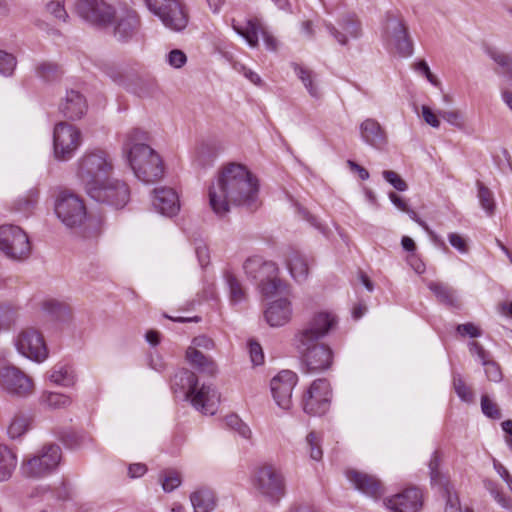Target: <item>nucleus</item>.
<instances>
[{
	"instance_id": "obj_1",
	"label": "nucleus",
	"mask_w": 512,
	"mask_h": 512,
	"mask_svg": "<svg viewBox=\"0 0 512 512\" xmlns=\"http://www.w3.org/2000/svg\"><path fill=\"white\" fill-rule=\"evenodd\" d=\"M208 198L211 210L220 218L230 212L231 206L255 211L260 206L259 181L246 166L228 163L218 170Z\"/></svg>"
},
{
	"instance_id": "obj_2",
	"label": "nucleus",
	"mask_w": 512,
	"mask_h": 512,
	"mask_svg": "<svg viewBox=\"0 0 512 512\" xmlns=\"http://www.w3.org/2000/svg\"><path fill=\"white\" fill-rule=\"evenodd\" d=\"M337 317L329 312L315 313L295 334V346L301 354L302 369L305 373H319L331 368L333 350L319 343L337 325Z\"/></svg>"
},
{
	"instance_id": "obj_3",
	"label": "nucleus",
	"mask_w": 512,
	"mask_h": 512,
	"mask_svg": "<svg viewBox=\"0 0 512 512\" xmlns=\"http://www.w3.org/2000/svg\"><path fill=\"white\" fill-rule=\"evenodd\" d=\"M148 135L139 128L126 134L123 152L135 176L144 183H152L164 174V166L159 154L145 143Z\"/></svg>"
},
{
	"instance_id": "obj_4",
	"label": "nucleus",
	"mask_w": 512,
	"mask_h": 512,
	"mask_svg": "<svg viewBox=\"0 0 512 512\" xmlns=\"http://www.w3.org/2000/svg\"><path fill=\"white\" fill-rule=\"evenodd\" d=\"M243 269L247 277L258 281V288L265 297H272L286 289V284L279 278V268L273 261L252 256L246 259Z\"/></svg>"
},
{
	"instance_id": "obj_5",
	"label": "nucleus",
	"mask_w": 512,
	"mask_h": 512,
	"mask_svg": "<svg viewBox=\"0 0 512 512\" xmlns=\"http://www.w3.org/2000/svg\"><path fill=\"white\" fill-rule=\"evenodd\" d=\"M114 165L110 155L102 149L87 151L78 160L77 176L85 190L106 180L113 172Z\"/></svg>"
},
{
	"instance_id": "obj_6",
	"label": "nucleus",
	"mask_w": 512,
	"mask_h": 512,
	"mask_svg": "<svg viewBox=\"0 0 512 512\" xmlns=\"http://www.w3.org/2000/svg\"><path fill=\"white\" fill-rule=\"evenodd\" d=\"M62 459L59 445L49 443L43 445L32 456L23 461L22 474L31 479H41L55 472Z\"/></svg>"
},
{
	"instance_id": "obj_7",
	"label": "nucleus",
	"mask_w": 512,
	"mask_h": 512,
	"mask_svg": "<svg viewBox=\"0 0 512 512\" xmlns=\"http://www.w3.org/2000/svg\"><path fill=\"white\" fill-rule=\"evenodd\" d=\"M252 484L261 496L271 502H278L286 493L282 471L271 464H264L254 471Z\"/></svg>"
},
{
	"instance_id": "obj_8",
	"label": "nucleus",
	"mask_w": 512,
	"mask_h": 512,
	"mask_svg": "<svg viewBox=\"0 0 512 512\" xmlns=\"http://www.w3.org/2000/svg\"><path fill=\"white\" fill-rule=\"evenodd\" d=\"M87 195L94 201L106 204L115 209L123 208L130 200V189L128 185L118 179L108 178L86 191Z\"/></svg>"
},
{
	"instance_id": "obj_9",
	"label": "nucleus",
	"mask_w": 512,
	"mask_h": 512,
	"mask_svg": "<svg viewBox=\"0 0 512 512\" xmlns=\"http://www.w3.org/2000/svg\"><path fill=\"white\" fill-rule=\"evenodd\" d=\"M384 41L402 57L413 54L414 45L404 21L394 13L387 12L383 25Z\"/></svg>"
},
{
	"instance_id": "obj_10",
	"label": "nucleus",
	"mask_w": 512,
	"mask_h": 512,
	"mask_svg": "<svg viewBox=\"0 0 512 512\" xmlns=\"http://www.w3.org/2000/svg\"><path fill=\"white\" fill-rule=\"evenodd\" d=\"M0 250L10 259L24 260L31 254V244L26 232L19 226H0Z\"/></svg>"
},
{
	"instance_id": "obj_11",
	"label": "nucleus",
	"mask_w": 512,
	"mask_h": 512,
	"mask_svg": "<svg viewBox=\"0 0 512 512\" xmlns=\"http://www.w3.org/2000/svg\"><path fill=\"white\" fill-rule=\"evenodd\" d=\"M147 7L157 15L165 27L182 31L188 24V13L178 0H146Z\"/></svg>"
},
{
	"instance_id": "obj_12",
	"label": "nucleus",
	"mask_w": 512,
	"mask_h": 512,
	"mask_svg": "<svg viewBox=\"0 0 512 512\" xmlns=\"http://www.w3.org/2000/svg\"><path fill=\"white\" fill-rule=\"evenodd\" d=\"M332 390L327 379L314 380L302 396L301 405L305 413L321 416L330 408Z\"/></svg>"
},
{
	"instance_id": "obj_13",
	"label": "nucleus",
	"mask_w": 512,
	"mask_h": 512,
	"mask_svg": "<svg viewBox=\"0 0 512 512\" xmlns=\"http://www.w3.org/2000/svg\"><path fill=\"white\" fill-rule=\"evenodd\" d=\"M81 144V132L67 122H59L53 131V149L57 160H70Z\"/></svg>"
},
{
	"instance_id": "obj_14",
	"label": "nucleus",
	"mask_w": 512,
	"mask_h": 512,
	"mask_svg": "<svg viewBox=\"0 0 512 512\" xmlns=\"http://www.w3.org/2000/svg\"><path fill=\"white\" fill-rule=\"evenodd\" d=\"M55 213L62 223L70 228L81 225L86 218V208L82 199L68 191L58 195Z\"/></svg>"
},
{
	"instance_id": "obj_15",
	"label": "nucleus",
	"mask_w": 512,
	"mask_h": 512,
	"mask_svg": "<svg viewBox=\"0 0 512 512\" xmlns=\"http://www.w3.org/2000/svg\"><path fill=\"white\" fill-rule=\"evenodd\" d=\"M76 11L87 22L103 27L112 24L115 16L114 7L106 0H78Z\"/></svg>"
},
{
	"instance_id": "obj_16",
	"label": "nucleus",
	"mask_w": 512,
	"mask_h": 512,
	"mask_svg": "<svg viewBox=\"0 0 512 512\" xmlns=\"http://www.w3.org/2000/svg\"><path fill=\"white\" fill-rule=\"evenodd\" d=\"M16 348L23 356L35 362H43L48 357V349L42 334L32 328L19 334Z\"/></svg>"
},
{
	"instance_id": "obj_17",
	"label": "nucleus",
	"mask_w": 512,
	"mask_h": 512,
	"mask_svg": "<svg viewBox=\"0 0 512 512\" xmlns=\"http://www.w3.org/2000/svg\"><path fill=\"white\" fill-rule=\"evenodd\" d=\"M0 387L11 395L27 397L32 394L34 384L32 379L16 367L0 369Z\"/></svg>"
},
{
	"instance_id": "obj_18",
	"label": "nucleus",
	"mask_w": 512,
	"mask_h": 512,
	"mask_svg": "<svg viewBox=\"0 0 512 512\" xmlns=\"http://www.w3.org/2000/svg\"><path fill=\"white\" fill-rule=\"evenodd\" d=\"M389 512H420L424 504V495L417 487H408L401 492L384 499Z\"/></svg>"
},
{
	"instance_id": "obj_19",
	"label": "nucleus",
	"mask_w": 512,
	"mask_h": 512,
	"mask_svg": "<svg viewBox=\"0 0 512 512\" xmlns=\"http://www.w3.org/2000/svg\"><path fill=\"white\" fill-rule=\"evenodd\" d=\"M298 382V376L290 370H282L271 380V392L277 405L289 410L292 407V392Z\"/></svg>"
},
{
	"instance_id": "obj_20",
	"label": "nucleus",
	"mask_w": 512,
	"mask_h": 512,
	"mask_svg": "<svg viewBox=\"0 0 512 512\" xmlns=\"http://www.w3.org/2000/svg\"><path fill=\"white\" fill-rule=\"evenodd\" d=\"M113 23L114 37L123 43L129 42L136 37L140 30V18L136 11L124 9L118 14L115 13Z\"/></svg>"
},
{
	"instance_id": "obj_21",
	"label": "nucleus",
	"mask_w": 512,
	"mask_h": 512,
	"mask_svg": "<svg viewBox=\"0 0 512 512\" xmlns=\"http://www.w3.org/2000/svg\"><path fill=\"white\" fill-rule=\"evenodd\" d=\"M191 405L199 412L205 415H213L219 402V396L216 390L210 386L203 384L201 387L195 386L191 395L186 396Z\"/></svg>"
},
{
	"instance_id": "obj_22",
	"label": "nucleus",
	"mask_w": 512,
	"mask_h": 512,
	"mask_svg": "<svg viewBox=\"0 0 512 512\" xmlns=\"http://www.w3.org/2000/svg\"><path fill=\"white\" fill-rule=\"evenodd\" d=\"M339 25L346 32V34L340 32L332 23L324 22L325 28L339 44L347 45L348 36L353 39H357L361 36V22L355 14L349 13L343 16L339 21Z\"/></svg>"
},
{
	"instance_id": "obj_23",
	"label": "nucleus",
	"mask_w": 512,
	"mask_h": 512,
	"mask_svg": "<svg viewBox=\"0 0 512 512\" xmlns=\"http://www.w3.org/2000/svg\"><path fill=\"white\" fill-rule=\"evenodd\" d=\"M346 477L355 489L371 498L378 499L384 492L381 482L373 475L356 470H348Z\"/></svg>"
},
{
	"instance_id": "obj_24",
	"label": "nucleus",
	"mask_w": 512,
	"mask_h": 512,
	"mask_svg": "<svg viewBox=\"0 0 512 512\" xmlns=\"http://www.w3.org/2000/svg\"><path fill=\"white\" fill-rule=\"evenodd\" d=\"M153 206L162 215L172 217L180 210L178 194L174 189L168 187H158L153 190Z\"/></svg>"
},
{
	"instance_id": "obj_25",
	"label": "nucleus",
	"mask_w": 512,
	"mask_h": 512,
	"mask_svg": "<svg viewBox=\"0 0 512 512\" xmlns=\"http://www.w3.org/2000/svg\"><path fill=\"white\" fill-rule=\"evenodd\" d=\"M360 137L364 143L375 149H382L387 144V133L374 118H367L359 125Z\"/></svg>"
},
{
	"instance_id": "obj_26",
	"label": "nucleus",
	"mask_w": 512,
	"mask_h": 512,
	"mask_svg": "<svg viewBox=\"0 0 512 512\" xmlns=\"http://www.w3.org/2000/svg\"><path fill=\"white\" fill-rule=\"evenodd\" d=\"M108 75L114 82L119 85H124L128 91L133 92L139 97L150 96L157 88L155 79L151 77H136L134 83H126L124 75L115 69H110Z\"/></svg>"
},
{
	"instance_id": "obj_27",
	"label": "nucleus",
	"mask_w": 512,
	"mask_h": 512,
	"mask_svg": "<svg viewBox=\"0 0 512 512\" xmlns=\"http://www.w3.org/2000/svg\"><path fill=\"white\" fill-rule=\"evenodd\" d=\"M60 112L69 120H78L87 111L85 97L77 90H68L59 106Z\"/></svg>"
},
{
	"instance_id": "obj_28",
	"label": "nucleus",
	"mask_w": 512,
	"mask_h": 512,
	"mask_svg": "<svg viewBox=\"0 0 512 512\" xmlns=\"http://www.w3.org/2000/svg\"><path fill=\"white\" fill-rule=\"evenodd\" d=\"M291 303L286 298H280L271 302L264 311V317L271 327H280L291 319Z\"/></svg>"
},
{
	"instance_id": "obj_29",
	"label": "nucleus",
	"mask_w": 512,
	"mask_h": 512,
	"mask_svg": "<svg viewBox=\"0 0 512 512\" xmlns=\"http://www.w3.org/2000/svg\"><path fill=\"white\" fill-rule=\"evenodd\" d=\"M291 67L309 95L312 98L319 99L321 92L317 83V74L313 70L298 63H291Z\"/></svg>"
},
{
	"instance_id": "obj_30",
	"label": "nucleus",
	"mask_w": 512,
	"mask_h": 512,
	"mask_svg": "<svg viewBox=\"0 0 512 512\" xmlns=\"http://www.w3.org/2000/svg\"><path fill=\"white\" fill-rule=\"evenodd\" d=\"M52 383L62 387H72L76 383V374L73 367L67 363L59 362L49 371Z\"/></svg>"
},
{
	"instance_id": "obj_31",
	"label": "nucleus",
	"mask_w": 512,
	"mask_h": 512,
	"mask_svg": "<svg viewBox=\"0 0 512 512\" xmlns=\"http://www.w3.org/2000/svg\"><path fill=\"white\" fill-rule=\"evenodd\" d=\"M308 259L300 252L292 250L287 257V266L291 276L297 282H303L309 274Z\"/></svg>"
},
{
	"instance_id": "obj_32",
	"label": "nucleus",
	"mask_w": 512,
	"mask_h": 512,
	"mask_svg": "<svg viewBox=\"0 0 512 512\" xmlns=\"http://www.w3.org/2000/svg\"><path fill=\"white\" fill-rule=\"evenodd\" d=\"M198 385V377L196 374L187 369H181L176 372L172 378L171 387L174 392H181L184 397L191 395L195 386Z\"/></svg>"
},
{
	"instance_id": "obj_33",
	"label": "nucleus",
	"mask_w": 512,
	"mask_h": 512,
	"mask_svg": "<svg viewBox=\"0 0 512 512\" xmlns=\"http://www.w3.org/2000/svg\"><path fill=\"white\" fill-rule=\"evenodd\" d=\"M186 358L189 363L201 373L213 376L217 372V366L215 362L211 358L206 357L195 347H189L187 349Z\"/></svg>"
},
{
	"instance_id": "obj_34",
	"label": "nucleus",
	"mask_w": 512,
	"mask_h": 512,
	"mask_svg": "<svg viewBox=\"0 0 512 512\" xmlns=\"http://www.w3.org/2000/svg\"><path fill=\"white\" fill-rule=\"evenodd\" d=\"M195 512H211L215 508V496L211 489L200 488L190 496Z\"/></svg>"
},
{
	"instance_id": "obj_35",
	"label": "nucleus",
	"mask_w": 512,
	"mask_h": 512,
	"mask_svg": "<svg viewBox=\"0 0 512 512\" xmlns=\"http://www.w3.org/2000/svg\"><path fill=\"white\" fill-rule=\"evenodd\" d=\"M233 22L235 21L233 20ZM232 27L234 31L242 36L251 47H256L258 45L259 33L265 34L260 21L256 18L247 20L245 28H241L235 23L232 24Z\"/></svg>"
},
{
	"instance_id": "obj_36",
	"label": "nucleus",
	"mask_w": 512,
	"mask_h": 512,
	"mask_svg": "<svg viewBox=\"0 0 512 512\" xmlns=\"http://www.w3.org/2000/svg\"><path fill=\"white\" fill-rule=\"evenodd\" d=\"M16 465V455L7 446L0 445V482L11 478Z\"/></svg>"
},
{
	"instance_id": "obj_37",
	"label": "nucleus",
	"mask_w": 512,
	"mask_h": 512,
	"mask_svg": "<svg viewBox=\"0 0 512 512\" xmlns=\"http://www.w3.org/2000/svg\"><path fill=\"white\" fill-rule=\"evenodd\" d=\"M476 187L477 198L481 208L485 211L487 216H493L496 211V201L492 190L480 180L476 181Z\"/></svg>"
},
{
	"instance_id": "obj_38",
	"label": "nucleus",
	"mask_w": 512,
	"mask_h": 512,
	"mask_svg": "<svg viewBox=\"0 0 512 512\" xmlns=\"http://www.w3.org/2000/svg\"><path fill=\"white\" fill-rule=\"evenodd\" d=\"M428 288L433 292L440 303L450 307L457 306L455 291L450 286L440 282H430Z\"/></svg>"
},
{
	"instance_id": "obj_39",
	"label": "nucleus",
	"mask_w": 512,
	"mask_h": 512,
	"mask_svg": "<svg viewBox=\"0 0 512 512\" xmlns=\"http://www.w3.org/2000/svg\"><path fill=\"white\" fill-rule=\"evenodd\" d=\"M225 282L229 290L230 301L238 304L246 299V290L241 281L230 271L224 274Z\"/></svg>"
},
{
	"instance_id": "obj_40",
	"label": "nucleus",
	"mask_w": 512,
	"mask_h": 512,
	"mask_svg": "<svg viewBox=\"0 0 512 512\" xmlns=\"http://www.w3.org/2000/svg\"><path fill=\"white\" fill-rule=\"evenodd\" d=\"M486 53L498 66L503 69V72L512 80V55L492 47L487 48Z\"/></svg>"
},
{
	"instance_id": "obj_41",
	"label": "nucleus",
	"mask_w": 512,
	"mask_h": 512,
	"mask_svg": "<svg viewBox=\"0 0 512 512\" xmlns=\"http://www.w3.org/2000/svg\"><path fill=\"white\" fill-rule=\"evenodd\" d=\"M29 421L30 419L28 416L22 413L16 414L7 429L9 437L11 439H17L24 435L29 428Z\"/></svg>"
},
{
	"instance_id": "obj_42",
	"label": "nucleus",
	"mask_w": 512,
	"mask_h": 512,
	"mask_svg": "<svg viewBox=\"0 0 512 512\" xmlns=\"http://www.w3.org/2000/svg\"><path fill=\"white\" fill-rule=\"evenodd\" d=\"M44 310L57 321L64 322L70 317V309L67 305L55 300H49L43 304Z\"/></svg>"
},
{
	"instance_id": "obj_43",
	"label": "nucleus",
	"mask_w": 512,
	"mask_h": 512,
	"mask_svg": "<svg viewBox=\"0 0 512 512\" xmlns=\"http://www.w3.org/2000/svg\"><path fill=\"white\" fill-rule=\"evenodd\" d=\"M44 403L53 409L66 408L71 405L72 399L65 394L58 392H46L43 395Z\"/></svg>"
},
{
	"instance_id": "obj_44",
	"label": "nucleus",
	"mask_w": 512,
	"mask_h": 512,
	"mask_svg": "<svg viewBox=\"0 0 512 512\" xmlns=\"http://www.w3.org/2000/svg\"><path fill=\"white\" fill-rule=\"evenodd\" d=\"M60 67L51 62H43L36 67V74L45 81H53L61 75Z\"/></svg>"
},
{
	"instance_id": "obj_45",
	"label": "nucleus",
	"mask_w": 512,
	"mask_h": 512,
	"mask_svg": "<svg viewBox=\"0 0 512 512\" xmlns=\"http://www.w3.org/2000/svg\"><path fill=\"white\" fill-rule=\"evenodd\" d=\"M161 482L163 490L171 492L181 484V476L176 470L168 469L162 473Z\"/></svg>"
},
{
	"instance_id": "obj_46",
	"label": "nucleus",
	"mask_w": 512,
	"mask_h": 512,
	"mask_svg": "<svg viewBox=\"0 0 512 512\" xmlns=\"http://www.w3.org/2000/svg\"><path fill=\"white\" fill-rule=\"evenodd\" d=\"M46 12L56 20L66 22L68 13L65 9V0H51L46 4Z\"/></svg>"
},
{
	"instance_id": "obj_47",
	"label": "nucleus",
	"mask_w": 512,
	"mask_h": 512,
	"mask_svg": "<svg viewBox=\"0 0 512 512\" xmlns=\"http://www.w3.org/2000/svg\"><path fill=\"white\" fill-rule=\"evenodd\" d=\"M225 423L228 427L238 432L243 438L248 439L251 437V429L237 415H228L225 418Z\"/></svg>"
},
{
	"instance_id": "obj_48",
	"label": "nucleus",
	"mask_w": 512,
	"mask_h": 512,
	"mask_svg": "<svg viewBox=\"0 0 512 512\" xmlns=\"http://www.w3.org/2000/svg\"><path fill=\"white\" fill-rule=\"evenodd\" d=\"M37 200H38V193L35 191H30L27 195L19 198L15 202V209L19 212L28 214L35 207Z\"/></svg>"
},
{
	"instance_id": "obj_49",
	"label": "nucleus",
	"mask_w": 512,
	"mask_h": 512,
	"mask_svg": "<svg viewBox=\"0 0 512 512\" xmlns=\"http://www.w3.org/2000/svg\"><path fill=\"white\" fill-rule=\"evenodd\" d=\"M442 491L446 497L445 512H462L458 495L451 491L449 485H444Z\"/></svg>"
},
{
	"instance_id": "obj_50",
	"label": "nucleus",
	"mask_w": 512,
	"mask_h": 512,
	"mask_svg": "<svg viewBox=\"0 0 512 512\" xmlns=\"http://www.w3.org/2000/svg\"><path fill=\"white\" fill-rule=\"evenodd\" d=\"M16 67V58L5 51L0 50V74L10 76Z\"/></svg>"
},
{
	"instance_id": "obj_51",
	"label": "nucleus",
	"mask_w": 512,
	"mask_h": 512,
	"mask_svg": "<svg viewBox=\"0 0 512 512\" xmlns=\"http://www.w3.org/2000/svg\"><path fill=\"white\" fill-rule=\"evenodd\" d=\"M453 384L456 394L465 402H471L473 400V393L470 388L465 384L460 375H455L453 378Z\"/></svg>"
},
{
	"instance_id": "obj_52",
	"label": "nucleus",
	"mask_w": 512,
	"mask_h": 512,
	"mask_svg": "<svg viewBox=\"0 0 512 512\" xmlns=\"http://www.w3.org/2000/svg\"><path fill=\"white\" fill-rule=\"evenodd\" d=\"M306 440L310 450V457L315 461L321 460L323 453L318 435L312 431L307 435Z\"/></svg>"
},
{
	"instance_id": "obj_53",
	"label": "nucleus",
	"mask_w": 512,
	"mask_h": 512,
	"mask_svg": "<svg viewBox=\"0 0 512 512\" xmlns=\"http://www.w3.org/2000/svg\"><path fill=\"white\" fill-rule=\"evenodd\" d=\"M383 178L391 184L396 190L403 192L406 191L408 185L405 180H403L400 175L391 170H385L382 172Z\"/></svg>"
},
{
	"instance_id": "obj_54",
	"label": "nucleus",
	"mask_w": 512,
	"mask_h": 512,
	"mask_svg": "<svg viewBox=\"0 0 512 512\" xmlns=\"http://www.w3.org/2000/svg\"><path fill=\"white\" fill-rule=\"evenodd\" d=\"M481 409L482 412L489 418H501V412L498 406L494 402H492L487 395H483L481 397Z\"/></svg>"
},
{
	"instance_id": "obj_55",
	"label": "nucleus",
	"mask_w": 512,
	"mask_h": 512,
	"mask_svg": "<svg viewBox=\"0 0 512 512\" xmlns=\"http://www.w3.org/2000/svg\"><path fill=\"white\" fill-rule=\"evenodd\" d=\"M469 351L473 356L478 357L482 365L493 360L490 352L485 350L484 347L476 341L469 343Z\"/></svg>"
},
{
	"instance_id": "obj_56",
	"label": "nucleus",
	"mask_w": 512,
	"mask_h": 512,
	"mask_svg": "<svg viewBox=\"0 0 512 512\" xmlns=\"http://www.w3.org/2000/svg\"><path fill=\"white\" fill-rule=\"evenodd\" d=\"M248 347L250 359L253 365H262L264 363V353L261 345L254 340H250L248 343Z\"/></svg>"
},
{
	"instance_id": "obj_57",
	"label": "nucleus",
	"mask_w": 512,
	"mask_h": 512,
	"mask_svg": "<svg viewBox=\"0 0 512 512\" xmlns=\"http://www.w3.org/2000/svg\"><path fill=\"white\" fill-rule=\"evenodd\" d=\"M167 61L170 66L178 69L186 64L187 56L182 50L173 49L168 53Z\"/></svg>"
},
{
	"instance_id": "obj_58",
	"label": "nucleus",
	"mask_w": 512,
	"mask_h": 512,
	"mask_svg": "<svg viewBox=\"0 0 512 512\" xmlns=\"http://www.w3.org/2000/svg\"><path fill=\"white\" fill-rule=\"evenodd\" d=\"M440 462H441V459H440L439 453L437 451H435L429 461V472H430V478H431L432 483L441 481L442 476L439 471Z\"/></svg>"
},
{
	"instance_id": "obj_59",
	"label": "nucleus",
	"mask_w": 512,
	"mask_h": 512,
	"mask_svg": "<svg viewBox=\"0 0 512 512\" xmlns=\"http://www.w3.org/2000/svg\"><path fill=\"white\" fill-rule=\"evenodd\" d=\"M483 366L485 368V374L488 380L493 382H499L502 380V372L497 362L492 360L488 363H485Z\"/></svg>"
},
{
	"instance_id": "obj_60",
	"label": "nucleus",
	"mask_w": 512,
	"mask_h": 512,
	"mask_svg": "<svg viewBox=\"0 0 512 512\" xmlns=\"http://www.w3.org/2000/svg\"><path fill=\"white\" fill-rule=\"evenodd\" d=\"M456 330L461 336H469L471 338L479 337L482 334L480 328L471 322L459 324Z\"/></svg>"
},
{
	"instance_id": "obj_61",
	"label": "nucleus",
	"mask_w": 512,
	"mask_h": 512,
	"mask_svg": "<svg viewBox=\"0 0 512 512\" xmlns=\"http://www.w3.org/2000/svg\"><path fill=\"white\" fill-rule=\"evenodd\" d=\"M449 243L452 247L458 250L460 253L465 254L468 252V244L465 238L457 233H450L448 235Z\"/></svg>"
},
{
	"instance_id": "obj_62",
	"label": "nucleus",
	"mask_w": 512,
	"mask_h": 512,
	"mask_svg": "<svg viewBox=\"0 0 512 512\" xmlns=\"http://www.w3.org/2000/svg\"><path fill=\"white\" fill-rule=\"evenodd\" d=\"M415 69L423 74L426 79L434 86H438L440 83L438 79L432 74L430 68L425 60H420L415 64Z\"/></svg>"
},
{
	"instance_id": "obj_63",
	"label": "nucleus",
	"mask_w": 512,
	"mask_h": 512,
	"mask_svg": "<svg viewBox=\"0 0 512 512\" xmlns=\"http://www.w3.org/2000/svg\"><path fill=\"white\" fill-rule=\"evenodd\" d=\"M422 116L424 121L432 127L438 128L440 126L437 115L426 105L422 106Z\"/></svg>"
},
{
	"instance_id": "obj_64",
	"label": "nucleus",
	"mask_w": 512,
	"mask_h": 512,
	"mask_svg": "<svg viewBox=\"0 0 512 512\" xmlns=\"http://www.w3.org/2000/svg\"><path fill=\"white\" fill-rule=\"evenodd\" d=\"M439 115L454 126H461V116L457 111H440Z\"/></svg>"
}]
</instances>
